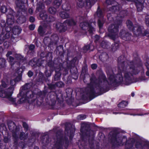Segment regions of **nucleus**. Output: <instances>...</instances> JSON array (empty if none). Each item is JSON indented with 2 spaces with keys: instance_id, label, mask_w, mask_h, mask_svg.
<instances>
[{
  "instance_id": "obj_1",
  "label": "nucleus",
  "mask_w": 149,
  "mask_h": 149,
  "mask_svg": "<svg viewBox=\"0 0 149 149\" xmlns=\"http://www.w3.org/2000/svg\"><path fill=\"white\" fill-rule=\"evenodd\" d=\"M142 68L141 67L140 68ZM140 68H134L133 65L127 66L122 68V72L124 75L123 78L121 70L118 71V73L115 77L114 73L111 70L107 71L108 80L106 79V77L104 74H102L97 79L94 77L91 79V84H95L96 86L103 87L108 84L111 85L116 83H120L124 81L125 84L129 85L132 83V80L133 75L136 74L139 71Z\"/></svg>"
},
{
  "instance_id": "obj_2",
  "label": "nucleus",
  "mask_w": 149,
  "mask_h": 149,
  "mask_svg": "<svg viewBox=\"0 0 149 149\" xmlns=\"http://www.w3.org/2000/svg\"><path fill=\"white\" fill-rule=\"evenodd\" d=\"M23 69L20 68L17 69L16 71L15 76L17 77L15 79L12 80L10 81V84L11 86L7 89L3 90V89L5 88L7 86L8 83H6L2 81V85L0 86V96L3 98H5L8 99L13 104H15V99L13 98L11 95L14 90V86L17 82L20 81L22 78V73L23 71Z\"/></svg>"
},
{
  "instance_id": "obj_3",
  "label": "nucleus",
  "mask_w": 149,
  "mask_h": 149,
  "mask_svg": "<svg viewBox=\"0 0 149 149\" xmlns=\"http://www.w3.org/2000/svg\"><path fill=\"white\" fill-rule=\"evenodd\" d=\"M112 142L117 146L125 145V149H133L134 146L136 148L142 146L141 141L138 137L135 139L133 138L127 139L125 136L117 135L113 140Z\"/></svg>"
},
{
  "instance_id": "obj_4",
  "label": "nucleus",
  "mask_w": 149,
  "mask_h": 149,
  "mask_svg": "<svg viewBox=\"0 0 149 149\" xmlns=\"http://www.w3.org/2000/svg\"><path fill=\"white\" fill-rule=\"evenodd\" d=\"M21 98L18 101V104H21L26 102H29L32 98L34 97V95L31 91H27L25 90H22L20 92Z\"/></svg>"
},
{
  "instance_id": "obj_5",
  "label": "nucleus",
  "mask_w": 149,
  "mask_h": 149,
  "mask_svg": "<svg viewBox=\"0 0 149 149\" xmlns=\"http://www.w3.org/2000/svg\"><path fill=\"white\" fill-rule=\"evenodd\" d=\"M52 141H54V147L58 148L62 147L63 145L66 147L67 146L68 143L67 139H63L61 134L56 136Z\"/></svg>"
},
{
  "instance_id": "obj_6",
  "label": "nucleus",
  "mask_w": 149,
  "mask_h": 149,
  "mask_svg": "<svg viewBox=\"0 0 149 149\" xmlns=\"http://www.w3.org/2000/svg\"><path fill=\"white\" fill-rule=\"evenodd\" d=\"M76 24V22L72 19L70 20H67L62 24L60 23H58L56 25V28L60 32H64L67 29V27L66 26L74 25Z\"/></svg>"
},
{
  "instance_id": "obj_7",
  "label": "nucleus",
  "mask_w": 149,
  "mask_h": 149,
  "mask_svg": "<svg viewBox=\"0 0 149 149\" xmlns=\"http://www.w3.org/2000/svg\"><path fill=\"white\" fill-rule=\"evenodd\" d=\"M126 24L127 27L130 29L136 35H139L142 33V29H143L142 27L137 26L134 27L132 26V22L129 20L127 21Z\"/></svg>"
},
{
  "instance_id": "obj_8",
  "label": "nucleus",
  "mask_w": 149,
  "mask_h": 149,
  "mask_svg": "<svg viewBox=\"0 0 149 149\" xmlns=\"http://www.w3.org/2000/svg\"><path fill=\"white\" fill-rule=\"evenodd\" d=\"M118 25L116 24V25H111L109 27L108 31L110 33L109 36L113 40L115 39L117 36L118 32Z\"/></svg>"
},
{
  "instance_id": "obj_9",
  "label": "nucleus",
  "mask_w": 149,
  "mask_h": 149,
  "mask_svg": "<svg viewBox=\"0 0 149 149\" xmlns=\"http://www.w3.org/2000/svg\"><path fill=\"white\" fill-rule=\"evenodd\" d=\"M80 27L84 30H88L90 33H92L93 31L94 30V29L92 27L90 24L87 23L85 21V20L80 23Z\"/></svg>"
},
{
  "instance_id": "obj_10",
  "label": "nucleus",
  "mask_w": 149,
  "mask_h": 149,
  "mask_svg": "<svg viewBox=\"0 0 149 149\" xmlns=\"http://www.w3.org/2000/svg\"><path fill=\"white\" fill-rule=\"evenodd\" d=\"M93 0H86L85 3H84L82 0H77V5L79 7H82L85 5L87 8H90L91 7V3Z\"/></svg>"
},
{
  "instance_id": "obj_11",
  "label": "nucleus",
  "mask_w": 149,
  "mask_h": 149,
  "mask_svg": "<svg viewBox=\"0 0 149 149\" xmlns=\"http://www.w3.org/2000/svg\"><path fill=\"white\" fill-rule=\"evenodd\" d=\"M10 13L7 15V23L8 25H12L14 23L13 17V15L14 13L12 9H9Z\"/></svg>"
},
{
  "instance_id": "obj_12",
  "label": "nucleus",
  "mask_w": 149,
  "mask_h": 149,
  "mask_svg": "<svg viewBox=\"0 0 149 149\" xmlns=\"http://www.w3.org/2000/svg\"><path fill=\"white\" fill-rule=\"evenodd\" d=\"M120 36L122 39L126 40H128L130 39L131 35L126 33L125 30H122L120 33Z\"/></svg>"
},
{
  "instance_id": "obj_13",
  "label": "nucleus",
  "mask_w": 149,
  "mask_h": 149,
  "mask_svg": "<svg viewBox=\"0 0 149 149\" xmlns=\"http://www.w3.org/2000/svg\"><path fill=\"white\" fill-rule=\"evenodd\" d=\"M40 16L42 19L45 22H51L53 21L54 19H50V18H47L46 12L44 10L42 11V13L40 14Z\"/></svg>"
},
{
  "instance_id": "obj_14",
  "label": "nucleus",
  "mask_w": 149,
  "mask_h": 149,
  "mask_svg": "<svg viewBox=\"0 0 149 149\" xmlns=\"http://www.w3.org/2000/svg\"><path fill=\"white\" fill-rule=\"evenodd\" d=\"M131 115L133 116H141L144 115H146V113H143L141 112V110L138 109H134L132 110V113L130 114Z\"/></svg>"
},
{
  "instance_id": "obj_15",
  "label": "nucleus",
  "mask_w": 149,
  "mask_h": 149,
  "mask_svg": "<svg viewBox=\"0 0 149 149\" xmlns=\"http://www.w3.org/2000/svg\"><path fill=\"white\" fill-rule=\"evenodd\" d=\"M22 31V29L16 26L15 28L13 29L12 31L13 33L15 34H19Z\"/></svg>"
},
{
  "instance_id": "obj_16",
  "label": "nucleus",
  "mask_w": 149,
  "mask_h": 149,
  "mask_svg": "<svg viewBox=\"0 0 149 149\" xmlns=\"http://www.w3.org/2000/svg\"><path fill=\"white\" fill-rule=\"evenodd\" d=\"M60 15L61 18L63 19H65L69 17V15L68 13L65 11H63L61 12L60 14Z\"/></svg>"
},
{
  "instance_id": "obj_17",
  "label": "nucleus",
  "mask_w": 149,
  "mask_h": 149,
  "mask_svg": "<svg viewBox=\"0 0 149 149\" xmlns=\"http://www.w3.org/2000/svg\"><path fill=\"white\" fill-rule=\"evenodd\" d=\"M16 4L17 8L19 9H22L23 8L22 7L24 6V3L19 0H17L16 1Z\"/></svg>"
},
{
  "instance_id": "obj_18",
  "label": "nucleus",
  "mask_w": 149,
  "mask_h": 149,
  "mask_svg": "<svg viewBox=\"0 0 149 149\" xmlns=\"http://www.w3.org/2000/svg\"><path fill=\"white\" fill-rule=\"evenodd\" d=\"M15 59L19 62H23V57L20 54H16L15 55Z\"/></svg>"
},
{
  "instance_id": "obj_19",
  "label": "nucleus",
  "mask_w": 149,
  "mask_h": 149,
  "mask_svg": "<svg viewBox=\"0 0 149 149\" xmlns=\"http://www.w3.org/2000/svg\"><path fill=\"white\" fill-rule=\"evenodd\" d=\"M26 21L25 17L23 16H21L17 19V22L19 24H22Z\"/></svg>"
},
{
  "instance_id": "obj_20",
  "label": "nucleus",
  "mask_w": 149,
  "mask_h": 149,
  "mask_svg": "<svg viewBox=\"0 0 149 149\" xmlns=\"http://www.w3.org/2000/svg\"><path fill=\"white\" fill-rule=\"evenodd\" d=\"M127 102L123 101L118 104V107L121 108H123L125 107L127 105Z\"/></svg>"
},
{
  "instance_id": "obj_21",
  "label": "nucleus",
  "mask_w": 149,
  "mask_h": 149,
  "mask_svg": "<svg viewBox=\"0 0 149 149\" xmlns=\"http://www.w3.org/2000/svg\"><path fill=\"white\" fill-rule=\"evenodd\" d=\"M50 141H51L50 139L48 138L47 136L45 137L43 140H42V143L46 145L48 144Z\"/></svg>"
},
{
  "instance_id": "obj_22",
  "label": "nucleus",
  "mask_w": 149,
  "mask_h": 149,
  "mask_svg": "<svg viewBox=\"0 0 149 149\" xmlns=\"http://www.w3.org/2000/svg\"><path fill=\"white\" fill-rule=\"evenodd\" d=\"M7 58L8 61L11 65L14 64V62L15 59H14L13 57L11 56H9L8 57H7Z\"/></svg>"
},
{
  "instance_id": "obj_23",
  "label": "nucleus",
  "mask_w": 149,
  "mask_h": 149,
  "mask_svg": "<svg viewBox=\"0 0 149 149\" xmlns=\"http://www.w3.org/2000/svg\"><path fill=\"white\" fill-rule=\"evenodd\" d=\"M61 2L62 0H55L54 2V5L55 7L58 8L60 6Z\"/></svg>"
},
{
  "instance_id": "obj_24",
  "label": "nucleus",
  "mask_w": 149,
  "mask_h": 149,
  "mask_svg": "<svg viewBox=\"0 0 149 149\" xmlns=\"http://www.w3.org/2000/svg\"><path fill=\"white\" fill-rule=\"evenodd\" d=\"M13 137L15 142H16L18 139V132H14L13 134Z\"/></svg>"
},
{
  "instance_id": "obj_25",
  "label": "nucleus",
  "mask_w": 149,
  "mask_h": 149,
  "mask_svg": "<svg viewBox=\"0 0 149 149\" xmlns=\"http://www.w3.org/2000/svg\"><path fill=\"white\" fill-rule=\"evenodd\" d=\"M5 59L2 58H0V68L5 66Z\"/></svg>"
},
{
  "instance_id": "obj_26",
  "label": "nucleus",
  "mask_w": 149,
  "mask_h": 149,
  "mask_svg": "<svg viewBox=\"0 0 149 149\" xmlns=\"http://www.w3.org/2000/svg\"><path fill=\"white\" fill-rule=\"evenodd\" d=\"M44 5L43 3H41L40 5L38 4L37 6V10L38 11H41L42 9H44Z\"/></svg>"
},
{
  "instance_id": "obj_27",
  "label": "nucleus",
  "mask_w": 149,
  "mask_h": 149,
  "mask_svg": "<svg viewBox=\"0 0 149 149\" xmlns=\"http://www.w3.org/2000/svg\"><path fill=\"white\" fill-rule=\"evenodd\" d=\"M56 8L54 7H50L49 9V12L52 14H54L56 13Z\"/></svg>"
},
{
  "instance_id": "obj_28",
  "label": "nucleus",
  "mask_w": 149,
  "mask_h": 149,
  "mask_svg": "<svg viewBox=\"0 0 149 149\" xmlns=\"http://www.w3.org/2000/svg\"><path fill=\"white\" fill-rule=\"evenodd\" d=\"M28 134L25 135L23 132L21 133L19 136V138L21 140L24 139L27 137Z\"/></svg>"
},
{
  "instance_id": "obj_29",
  "label": "nucleus",
  "mask_w": 149,
  "mask_h": 149,
  "mask_svg": "<svg viewBox=\"0 0 149 149\" xmlns=\"http://www.w3.org/2000/svg\"><path fill=\"white\" fill-rule=\"evenodd\" d=\"M66 5V4H64L62 6V8L63 9V10H65V11H68L70 9V6L69 5H68V6L66 8L65 7Z\"/></svg>"
},
{
  "instance_id": "obj_30",
  "label": "nucleus",
  "mask_w": 149,
  "mask_h": 149,
  "mask_svg": "<svg viewBox=\"0 0 149 149\" xmlns=\"http://www.w3.org/2000/svg\"><path fill=\"white\" fill-rule=\"evenodd\" d=\"M101 45L104 48H107V44L105 41H103L101 44Z\"/></svg>"
},
{
  "instance_id": "obj_31",
  "label": "nucleus",
  "mask_w": 149,
  "mask_h": 149,
  "mask_svg": "<svg viewBox=\"0 0 149 149\" xmlns=\"http://www.w3.org/2000/svg\"><path fill=\"white\" fill-rule=\"evenodd\" d=\"M56 86L59 87H61L63 86V83L61 82H59L55 84Z\"/></svg>"
},
{
  "instance_id": "obj_32",
  "label": "nucleus",
  "mask_w": 149,
  "mask_h": 149,
  "mask_svg": "<svg viewBox=\"0 0 149 149\" xmlns=\"http://www.w3.org/2000/svg\"><path fill=\"white\" fill-rule=\"evenodd\" d=\"M1 12L4 13L7 11L6 8L5 6L1 7Z\"/></svg>"
},
{
  "instance_id": "obj_33",
  "label": "nucleus",
  "mask_w": 149,
  "mask_h": 149,
  "mask_svg": "<svg viewBox=\"0 0 149 149\" xmlns=\"http://www.w3.org/2000/svg\"><path fill=\"white\" fill-rule=\"evenodd\" d=\"M97 15L99 17L102 18L103 17L102 11L99 9L97 11Z\"/></svg>"
},
{
  "instance_id": "obj_34",
  "label": "nucleus",
  "mask_w": 149,
  "mask_h": 149,
  "mask_svg": "<svg viewBox=\"0 0 149 149\" xmlns=\"http://www.w3.org/2000/svg\"><path fill=\"white\" fill-rule=\"evenodd\" d=\"M98 25L100 29H101L103 24V22L102 21H101L100 19H99L98 21Z\"/></svg>"
},
{
  "instance_id": "obj_35",
  "label": "nucleus",
  "mask_w": 149,
  "mask_h": 149,
  "mask_svg": "<svg viewBox=\"0 0 149 149\" xmlns=\"http://www.w3.org/2000/svg\"><path fill=\"white\" fill-rule=\"evenodd\" d=\"M38 31L41 35H42L43 33V28L41 26H40L38 29Z\"/></svg>"
},
{
  "instance_id": "obj_36",
  "label": "nucleus",
  "mask_w": 149,
  "mask_h": 149,
  "mask_svg": "<svg viewBox=\"0 0 149 149\" xmlns=\"http://www.w3.org/2000/svg\"><path fill=\"white\" fill-rule=\"evenodd\" d=\"M146 22L148 26H149V15H147L146 17Z\"/></svg>"
},
{
  "instance_id": "obj_37",
  "label": "nucleus",
  "mask_w": 149,
  "mask_h": 149,
  "mask_svg": "<svg viewBox=\"0 0 149 149\" xmlns=\"http://www.w3.org/2000/svg\"><path fill=\"white\" fill-rule=\"evenodd\" d=\"M78 119L80 120H83L86 118V116L85 115H82L79 116L78 117Z\"/></svg>"
},
{
  "instance_id": "obj_38",
  "label": "nucleus",
  "mask_w": 149,
  "mask_h": 149,
  "mask_svg": "<svg viewBox=\"0 0 149 149\" xmlns=\"http://www.w3.org/2000/svg\"><path fill=\"white\" fill-rule=\"evenodd\" d=\"M45 74L47 77H49L51 75V72L50 71L46 70L45 72Z\"/></svg>"
},
{
  "instance_id": "obj_39",
  "label": "nucleus",
  "mask_w": 149,
  "mask_h": 149,
  "mask_svg": "<svg viewBox=\"0 0 149 149\" xmlns=\"http://www.w3.org/2000/svg\"><path fill=\"white\" fill-rule=\"evenodd\" d=\"M146 66L147 69L148 70V71L146 72V75L148 76H149V64L147 63L146 64Z\"/></svg>"
},
{
  "instance_id": "obj_40",
  "label": "nucleus",
  "mask_w": 149,
  "mask_h": 149,
  "mask_svg": "<svg viewBox=\"0 0 149 149\" xmlns=\"http://www.w3.org/2000/svg\"><path fill=\"white\" fill-rule=\"evenodd\" d=\"M36 64V62H34L33 60H31L29 62V64L32 66H34Z\"/></svg>"
},
{
  "instance_id": "obj_41",
  "label": "nucleus",
  "mask_w": 149,
  "mask_h": 149,
  "mask_svg": "<svg viewBox=\"0 0 149 149\" xmlns=\"http://www.w3.org/2000/svg\"><path fill=\"white\" fill-rule=\"evenodd\" d=\"M113 1V0H107L106 3L107 4L109 5L112 4Z\"/></svg>"
},
{
  "instance_id": "obj_42",
  "label": "nucleus",
  "mask_w": 149,
  "mask_h": 149,
  "mask_svg": "<svg viewBox=\"0 0 149 149\" xmlns=\"http://www.w3.org/2000/svg\"><path fill=\"white\" fill-rule=\"evenodd\" d=\"M35 27V25L33 24L30 25L29 26V29L32 30H34Z\"/></svg>"
},
{
  "instance_id": "obj_43",
  "label": "nucleus",
  "mask_w": 149,
  "mask_h": 149,
  "mask_svg": "<svg viewBox=\"0 0 149 149\" xmlns=\"http://www.w3.org/2000/svg\"><path fill=\"white\" fill-rule=\"evenodd\" d=\"M90 48V46L89 45H88L86 46H85L84 48V49L86 50H88Z\"/></svg>"
},
{
  "instance_id": "obj_44",
  "label": "nucleus",
  "mask_w": 149,
  "mask_h": 149,
  "mask_svg": "<svg viewBox=\"0 0 149 149\" xmlns=\"http://www.w3.org/2000/svg\"><path fill=\"white\" fill-rule=\"evenodd\" d=\"M23 125L25 129L26 130H27L28 128V126L27 124L25 123H23Z\"/></svg>"
},
{
  "instance_id": "obj_45",
  "label": "nucleus",
  "mask_w": 149,
  "mask_h": 149,
  "mask_svg": "<svg viewBox=\"0 0 149 149\" xmlns=\"http://www.w3.org/2000/svg\"><path fill=\"white\" fill-rule=\"evenodd\" d=\"M33 73L31 71H29L28 73V75L29 77H31L33 75Z\"/></svg>"
},
{
  "instance_id": "obj_46",
  "label": "nucleus",
  "mask_w": 149,
  "mask_h": 149,
  "mask_svg": "<svg viewBox=\"0 0 149 149\" xmlns=\"http://www.w3.org/2000/svg\"><path fill=\"white\" fill-rule=\"evenodd\" d=\"M35 48V46L33 45H31L29 47V49L30 50H33Z\"/></svg>"
},
{
  "instance_id": "obj_47",
  "label": "nucleus",
  "mask_w": 149,
  "mask_h": 149,
  "mask_svg": "<svg viewBox=\"0 0 149 149\" xmlns=\"http://www.w3.org/2000/svg\"><path fill=\"white\" fill-rule=\"evenodd\" d=\"M91 67L92 69H95L97 67V65L96 64H93L91 65Z\"/></svg>"
},
{
  "instance_id": "obj_48",
  "label": "nucleus",
  "mask_w": 149,
  "mask_h": 149,
  "mask_svg": "<svg viewBox=\"0 0 149 149\" xmlns=\"http://www.w3.org/2000/svg\"><path fill=\"white\" fill-rule=\"evenodd\" d=\"M29 20L31 22H33L35 21V18L33 17H31Z\"/></svg>"
},
{
  "instance_id": "obj_49",
  "label": "nucleus",
  "mask_w": 149,
  "mask_h": 149,
  "mask_svg": "<svg viewBox=\"0 0 149 149\" xmlns=\"http://www.w3.org/2000/svg\"><path fill=\"white\" fill-rule=\"evenodd\" d=\"M12 54V52H11V51L8 52L7 53V54H6V57H8L9 56H10L9 55Z\"/></svg>"
},
{
  "instance_id": "obj_50",
  "label": "nucleus",
  "mask_w": 149,
  "mask_h": 149,
  "mask_svg": "<svg viewBox=\"0 0 149 149\" xmlns=\"http://www.w3.org/2000/svg\"><path fill=\"white\" fill-rule=\"evenodd\" d=\"M29 13L30 14H32L33 13V10L31 8H30L29 10Z\"/></svg>"
},
{
  "instance_id": "obj_51",
  "label": "nucleus",
  "mask_w": 149,
  "mask_h": 149,
  "mask_svg": "<svg viewBox=\"0 0 149 149\" xmlns=\"http://www.w3.org/2000/svg\"><path fill=\"white\" fill-rule=\"evenodd\" d=\"M113 10H114V11H115V10H116L117 8H118V6H113Z\"/></svg>"
},
{
  "instance_id": "obj_52",
  "label": "nucleus",
  "mask_w": 149,
  "mask_h": 149,
  "mask_svg": "<svg viewBox=\"0 0 149 149\" xmlns=\"http://www.w3.org/2000/svg\"><path fill=\"white\" fill-rule=\"evenodd\" d=\"M99 36L98 35H96L95 36V38H96V40H97L99 38Z\"/></svg>"
},
{
  "instance_id": "obj_53",
  "label": "nucleus",
  "mask_w": 149,
  "mask_h": 149,
  "mask_svg": "<svg viewBox=\"0 0 149 149\" xmlns=\"http://www.w3.org/2000/svg\"><path fill=\"white\" fill-rule=\"evenodd\" d=\"M56 37V40H57L58 39V37L56 36V35H54L52 36V38H53V37Z\"/></svg>"
},
{
  "instance_id": "obj_54",
  "label": "nucleus",
  "mask_w": 149,
  "mask_h": 149,
  "mask_svg": "<svg viewBox=\"0 0 149 149\" xmlns=\"http://www.w3.org/2000/svg\"><path fill=\"white\" fill-rule=\"evenodd\" d=\"M37 104L38 105L40 106V105L41 104V102H37Z\"/></svg>"
},
{
  "instance_id": "obj_55",
  "label": "nucleus",
  "mask_w": 149,
  "mask_h": 149,
  "mask_svg": "<svg viewBox=\"0 0 149 149\" xmlns=\"http://www.w3.org/2000/svg\"><path fill=\"white\" fill-rule=\"evenodd\" d=\"M149 33V32L148 31H147L146 32V33H145V35H147Z\"/></svg>"
},
{
  "instance_id": "obj_56",
  "label": "nucleus",
  "mask_w": 149,
  "mask_h": 149,
  "mask_svg": "<svg viewBox=\"0 0 149 149\" xmlns=\"http://www.w3.org/2000/svg\"><path fill=\"white\" fill-rule=\"evenodd\" d=\"M136 6H137V10H139V6L137 4L136 5Z\"/></svg>"
},
{
  "instance_id": "obj_57",
  "label": "nucleus",
  "mask_w": 149,
  "mask_h": 149,
  "mask_svg": "<svg viewBox=\"0 0 149 149\" xmlns=\"http://www.w3.org/2000/svg\"><path fill=\"white\" fill-rule=\"evenodd\" d=\"M131 95L132 97H134V93H131Z\"/></svg>"
},
{
  "instance_id": "obj_58",
  "label": "nucleus",
  "mask_w": 149,
  "mask_h": 149,
  "mask_svg": "<svg viewBox=\"0 0 149 149\" xmlns=\"http://www.w3.org/2000/svg\"><path fill=\"white\" fill-rule=\"evenodd\" d=\"M34 149H39L38 147L37 146H35L34 148Z\"/></svg>"
},
{
  "instance_id": "obj_59",
  "label": "nucleus",
  "mask_w": 149,
  "mask_h": 149,
  "mask_svg": "<svg viewBox=\"0 0 149 149\" xmlns=\"http://www.w3.org/2000/svg\"><path fill=\"white\" fill-rule=\"evenodd\" d=\"M119 57L118 58V61H120V58L121 57Z\"/></svg>"
},
{
  "instance_id": "obj_60",
  "label": "nucleus",
  "mask_w": 149,
  "mask_h": 149,
  "mask_svg": "<svg viewBox=\"0 0 149 149\" xmlns=\"http://www.w3.org/2000/svg\"><path fill=\"white\" fill-rule=\"evenodd\" d=\"M139 6H141V7H142V5L141 4V3H140L139 4Z\"/></svg>"
},
{
  "instance_id": "obj_61",
  "label": "nucleus",
  "mask_w": 149,
  "mask_h": 149,
  "mask_svg": "<svg viewBox=\"0 0 149 149\" xmlns=\"http://www.w3.org/2000/svg\"><path fill=\"white\" fill-rule=\"evenodd\" d=\"M3 24H4V26H5V22H4L3 23Z\"/></svg>"
},
{
  "instance_id": "obj_62",
  "label": "nucleus",
  "mask_w": 149,
  "mask_h": 149,
  "mask_svg": "<svg viewBox=\"0 0 149 149\" xmlns=\"http://www.w3.org/2000/svg\"><path fill=\"white\" fill-rule=\"evenodd\" d=\"M116 46H118V44H116Z\"/></svg>"
},
{
  "instance_id": "obj_63",
  "label": "nucleus",
  "mask_w": 149,
  "mask_h": 149,
  "mask_svg": "<svg viewBox=\"0 0 149 149\" xmlns=\"http://www.w3.org/2000/svg\"><path fill=\"white\" fill-rule=\"evenodd\" d=\"M24 147V146L23 145V146H22V148H23Z\"/></svg>"
},
{
  "instance_id": "obj_64",
  "label": "nucleus",
  "mask_w": 149,
  "mask_h": 149,
  "mask_svg": "<svg viewBox=\"0 0 149 149\" xmlns=\"http://www.w3.org/2000/svg\"><path fill=\"white\" fill-rule=\"evenodd\" d=\"M11 28H10V30H9V31H10L11 30Z\"/></svg>"
}]
</instances>
